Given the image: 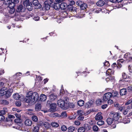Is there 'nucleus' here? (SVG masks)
Segmentation results:
<instances>
[{
  "instance_id": "nucleus-51",
  "label": "nucleus",
  "mask_w": 132,
  "mask_h": 132,
  "mask_svg": "<svg viewBox=\"0 0 132 132\" xmlns=\"http://www.w3.org/2000/svg\"><path fill=\"white\" fill-rule=\"evenodd\" d=\"M124 61H125L123 59H121L118 60L117 61V62L118 64H120V63H122Z\"/></svg>"
},
{
  "instance_id": "nucleus-60",
  "label": "nucleus",
  "mask_w": 132,
  "mask_h": 132,
  "mask_svg": "<svg viewBox=\"0 0 132 132\" xmlns=\"http://www.w3.org/2000/svg\"><path fill=\"white\" fill-rule=\"evenodd\" d=\"M122 78L124 79H126L127 76L126 74L125 73H123L122 74Z\"/></svg>"
},
{
  "instance_id": "nucleus-14",
  "label": "nucleus",
  "mask_w": 132,
  "mask_h": 132,
  "mask_svg": "<svg viewBox=\"0 0 132 132\" xmlns=\"http://www.w3.org/2000/svg\"><path fill=\"white\" fill-rule=\"evenodd\" d=\"M80 3V1H78L77 3V5H78L79 6H80V8L81 10H84L87 8V4L83 3L81 4Z\"/></svg>"
},
{
  "instance_id": "nucleus-43",
  "label": "nucleus",
  "mask_w": 132,
  "mask_h": 132,
  "mask_svg": "<svg viewBox=\"0 0 132 132\" xmlns=\"http://www.w3.org/2000/svg\"><path fill=\"white\" fill-rule=\"evenodd\" d=\"M123 122L124 123H129L130 120L129 118H124L123 119Z\"/></svg>"
},
{
  "instance_id": "nucleus-63",
  "label": "nucleus",
  "mask_w": 132,
  "mask_h": 132,
  "mask_svg": "<svg viewBox=\"0 0 132 132\" xmlns=\"http://www.w3.org/2000/svg\"><path fill=\"white\" fill-rule=\"evenodd\" d=\"M107 105L106 104L103 105L102 106V108L103 109H105L107 107Z\"/></svg>"
},
{
  "instance_id": "nucleus-33",
  "label": "nucleus",
  "mask_w": 132,
  "mask_h": 132,
  "mask_svg": "<svg viewBox=\"0 0 132 132\" xmlns=\"http://www.w3.org/2000/svg\"><path fill=\"white\" fill-rule=\"evenodd\" d=\"M77 104L79 106H81L84 105V102L83 100H80L78 101Z\"/></svg>"
},
{
  "instance_id": "nucleus-38",
  "label": "nucleus",
  "mask_w": 132,
  "mask_h": 132,
  "mask_svg": "<svg viewBox=\"0 0 132 132\" xmlns=\"http://www.w3.org/2000/svg\"><path fill=\"white\" fill-rule=\"evenodd\" d=\"M32 120L35 122H37L38 121V119L37 117L35 116H32L31 117Z\"/></svg>"
},
{
  "instance_id": "nucleus-59",
  "label": "nucleus",
  "mask_w": 132,
  "mask_h": 132,
  "mask_svg": "<svg viewBox=\"0 0 132 132\" xmlns=\"http://www.w3.org/2000/svg\"><path fill=\"white\" fill-rule=\"evenodd\" d=\"M33 19L35 21H38L39 19V17L38 16H35Z\"/></svg>"
},
{
  "instance_id": "nucleus-6",
  "label": "nucleus",
  "mask_w": 132,
  "mask_h": 132,
  "mask_svg": "<svg viewBox=\"0 0 132 132\" xmlns=\"http://www.w3.org/2000/svg\"><path fill=\"white\" fill-rule=\"evenodd\" d=\"M4 4L6 5H7V7L9 9L14 8V7L15 6L14 4L12 2H11L10 0H7V2L5 1Z\"/></svg>"
},
{
  "instance_id": "nucleus-1",
  "label": "nucleus",
  "mask_w": 132,
  "mask_h": 132,
  "mask_svg": "<svg viewBox=\"0 0 132 132\" xmlns=\"http://www.w3.org/2000/svg\"><path fill=\"white\" fill-rule=\"evenodd\" d=\"M39 96L37 92H33L30 91L27 94L26 97L25 99L26 102L30 104L35 103L39 98Z\"/></svg>"
},
{
  "instance_id": "nucleus-46",
  "label": "nucleus",
  "mask_w": 132,
  "mask_h": 132,
  "mask_svg": "<svg viewBox=\"0 0 132 132\" xmlns=\"http://www.w3.org/2000/svg\"><path fill=\"white\" fill-rule=\"evenodd\" d=\"M102 102V101L101 99L97 100L96 101V103L97 104L100 105L101 104Z\"/></svg>"
},
{
  "instance_id": "nucleus-29",
  "label": "nucleus",
  "mask_w": 132,
  "mask_h": 132,
  "mask_svg": "<svg viewBox=\"0 0 132 132\" xmlns=\"http://www.w3.org/2000/svg\"><path fill=\"white\" fill-rule=\"evenodd\" d=\"M106 80L107 82L109 81H113L114 80V77L112 76H111L107 78L106 79Z\"/></svg>"
},
{
  "instance_id": "nucleus-47",
  "label": "nucleus",
  "mask_w": 132,
  "mask_h": 132,
  "mask_svg": "<svg viewBox=\"0 0 132 132\" xmlns=\"http://www.w3.org/2000/svg\"><path fill=\"white\" fill-rule=\"evenodd\" d=\"M93 129L94 131H97L98 129V128L97 126L94 125L93 126Z\"/></svg>"
},
{
  "instance_id": "nucleus-53",
  "label": "nucleus",
  "mask_w": 132,
  "mask_h": 132,
  "mask_svg": "<svg viewBox=\"0 0 132 132\" xmlns=\"http://www.w3.org/2000/svg\"><path fill=\"white\" fill-rule=\"evenodd\" d=\"M44 125V123L42 121H40L38 122L37 126L39 127H42Z\"/></svg>"
},
{
  "instance_id": "nucleus-5",
  "label": "nucleus",
  "mask_w": 132,
  "mask_h": 132,
  "mask_svg": "<svg viewBox=\"0 0 132 132\" xmlns=\"http://www.w3.org/2000/svg\"><path fill=\"white\" fill-rule=\"evenodd\" d=\"M110 117H112L113 120L115 121H117L119 119L120 116L119 114L118 113L111 112L110 113Z\"/></svg>"
},
{
  "instance_id": "nucleus-28",
  "label": "nucleus",
  "mask_w": 132,
  "mask_h": 132,
  "mask_svg": "<svg viewBox=\"0 0 132 132\" xmlns=\"http://www.w3.org/2000/svg\"><path fill=\"white\" fill-rule=\"evenodd\" d=\"M40 100L42 101H45L47 99V97L46 95L44 94H41L40 96Z\"/></svg>"
},
{
  "instance_id": "nucleus-35",
  "label": "nucleus",
  "mask_w": 132,
  "mask_h": 132,
  "mask_svg": "<svg viewBox=\"0 0 132 132\" xmlns=\"http://www.w3.org/2000/svg\"><path fill=\"white\" fill-rule=\"evenodd\" d=\"M31 3V2H30L29 0H26L24 1L23 2V4L25 7L26 6L27 7V5H29V4H30V3Z\"/></svg>"
},
{
  "instance_id": "nucleus-55",
  "label": "nucleus",
  "mask_w": 132,
  "mask_h": 132,
  "mask_svg": "<svg viewBox=\"0 0 132 132\" xmlns=\"http://www.w3.org/2000/svg\"><path fill=\"white\" fill-rule=\"evenodd\" d=\"M11 2L14 4L15 5L16 4H17L19 2L18 0H11Z\"/></svg>"
},
{
  "instance_id": "nucleus-37",
  "label": "nucleus",
  "mask_w": 132,
  "mask_h": 132,
  "mask_svg": "<svg viewBox=\"0 0 132 132\" xmlns=\"http://www.w3.org/2000/svg\"><path fill=\"white\" fill-rule=\"evenodd\" d=\"M26 8L28 10L31 11L32 9V3H30V4H29L28 5H27Z\"/></svg>"
},
{
  "instance_id": "nucleus-17",
  "label": "nucleus",
  "mask_w": 132,
  "mask_h": 132,
  "mask_svg": "<svg viewBox=\"0 0 132 132\" xmlns=\"http://www.w3.org/2000/svg\"><path fill=\"white\" fill-rule=\"evenodd\" d=\"M94 103V102L92 100L89 101L85 104V106L86 108H89Z\"/></svg>"
},
{
  "instance_id": "nucleus-50",
  "label": "nucleus",
  "mask_w": 132,
  "mask_h": 132,
  "mask_svg": "<svg viewBox=\"0 0 132 132\" xmlns=\"http://www.w3.org/2000/svg\"><path fill=\"white\" fill-rule=\"evenodd\" d=\"M84 119V116H78V120H82Z\"/></svg>"
},
{
  "instance_id": "nucleus-56",
  "label": "nucleus",
  "mask_w": 132,
  "mask_h": 132,
  "mask_svg": "<svg viewBox=\"0 0 132 132\" xmlns=\"http://www.w3.org/2000/svg\"><path fill=\"white\" fill-rule=\"evenodd\" d=\"M21 75V73H17L13 76L14 77H18L19 76H20Z\"/></svg>"
},
{
  "instance_id": "nucleus-32",
  "label": "nucleus",
  "mask_w": 132,
  "mask_h": 132,
  "mask_svg": "<svg viewBox=\"0 0 132 132\" xmlns=\"http://www.w3.org/2000/svg\"><path fill=\"white\" fill-rule=\"evenodd\" d=\"M7 112V108H4L3 110L0 111V115H3L6 113Z\"/></svg>"
},
{
  "instance_id": "nucleus-49",
  "label": "nucleus",
  "mask_w": 132,
  "mask_h": 132,
  "mask_svg": "<svg viewBox=\"0 0 132 132\" xmlns=\"http://www.w3.org/2000/svg\"><path fill=\"white\" fill-rule=\"evenodd\" d=\"M21 105V103L20 101H18L16 102L15 105L18 106H20Z\"/></svg>"
},
{
  "instance_id": "nucleus-24",
  "label": "nucleus",
  "mask_w": 132,
  "mask_h": 132,
  "mask_svg": "<svg viewBox=\"0 0 132 132\" xmlns=\"http://www.w3.org/2000/svg\"><path fill=\"white\" fill-rule=\"evenodd\" d=\"M127 91L126 88H123L121 89L120 92V94L122 96L125 95L127 93Z\"/></svg>"
},
{
  "instance_id": "nucleus-16",
  "label": "nucleus",
  "mask_w": 132,
  "mask_h": 132,
  "mask_svg": "<svg viewBox=\"0 0 132 132\" xmlns=\"http://www.w3.org/2000/svg\"><path fill=\"white\" fill-rule=\"evenodd\" d=\"M18 114H15V115L16 117H17ZM19 116H18V117H17V118L15 119L14 120V121L15 122L17 123L18 125H20L21 124V123L22 122V120L20 118V116L18 115Z\"/></svg>"
},
{
  "instance_id": "nucleus-10",
  "label": "nucleus",
  "mask_w": 132,
  "mask_h": 132,
  "mask_svg": "<svg viewBox=\"0 0 132 132\" xmlns=\"http://www.w3.org/2000/svg\"><path fill=\"white\" fill-rule=\"evenodd\" d=\"M124 58L128 62L132 61V56L131 54L129 53H127L124 55Z\"/></svg>"
},
{
  "instance_id": "nucleus-54",
  "label": "nucleus",
  "mask_w": 132,
  "mask_h": 132,
  "mask_svg": "<svg viewBox=\"0 0 132 132\" xmlns=\"http://www.w3.org/2000/svg\"><path fill=\"white\" fill-rule=\"evenodd\" d=\"M104 66L108 67L110 66V64L108 61H106L104 63Z\"/></svg>"
},
{
  "instance_id": "nucleus-12",
  "label": "nucleus",
  "mask_w": 132,
  "mask_h": 132,
  "mask_svg": "<svg viewBox=\"0 0 132 132\" xmlns=\"http://www.w3.org/2000/svg\"><path fill=\"white\" fill-rule=\"evenodd\" d=\"M53 3L52 2L50 3H48L47 1H45L44 3V6L45 9L47 10H49L50 7L53 6Z\"/></svg>"
},
{
  "instance_id": "nucleus-42",
  "label": "nucleus",
  "mask_w": 132,
  "mask_h": 132,
  "mask_svg": "<svg viewBox=\"0 0 132 132\" xmlns=\"http://www.w3.org/2000/svg\"><path fill=\"white\" fill-rule=\"evenodd\" d=\"M75 129L74 127L72 126H70L68 128V131L69 132H72Z\"/></svg>"
},
{
  "instance_id": "nucleus-15",
  "label": "nucleus",
  "mask_w": 132,
  "mask_h": 132,
  "mask_svg": "<svg viewBox=\"0 0 132 132\" xmlns=\"http://www.w3.org/2000/svg\"><path fill=\"white\" fill-rule=\"evenodd\" d=\"M8 86V85L7 84H4L3 83L2 81L0 82V89L1 91L5 90L7 88L6 87H5V86H4V85Z\"/></svg>"
},
{
  "instance_id": "nucleus-58",
  "label": "nucleus",
  "mask_w": 132,
  "mask_h": 132,
  "mask_svg": "<svg viewBox=\"0 0 132 132\" xmlns=\"http://www.w3.org/2000/svg\"><path fill=\"white\" fill-rule=\"evenodd\" d=\"M61 116H62L63 117H64L65 116H67L66 112L65 111L62 112L61 113Z\"/></svg>"
},
{
  "instance_id": "nucleus-64",
  "label": "nucleus",
  "mask_w": 132,
  "mask_h": 132,
  "mask_svg": "<svg viewBox=\"0 0 132 132\" xmlns=\"http://www.w3.org/2000/svg\"><path fill=\"white\" fill-rule=\"evenodd\" d=\"M127 89L129 92L130 91L132 90V87H128L127 88Z\"/></svg>"
},
{
  "instance_id": "nucleus-3",
  "label": "nucleus",
  "mask_w": 132,
  "mask_h": 132,
  "mask_svg": "<svg viewBox=\"0 0 132 132\" xmlns=\"http://www.w3.org/2000/svg\"><path fill=\"white\" fill-rule=\"evenodd\" d=\"M130 106L124 105L122 107H120L119 108V110L124 115L127 113L128 111L130 109Z\"/></svg>"
},
{
  "instance_id": "nucleus-25",
  "label": "nucleus",
  "mask_w": 132,
  "mask_h": 132,
  "mask_svg": "<svg viewBox=\"0 0 132 132\" xmlns=\"http://www.w3.org/2000/svg\"><path fill=\"white\" fill-rule=\"evenodd\" d=\"M33 131L34 132H45V131H40L39 129V127L37 125L34 127Z\"/></svg>"
},
{
  "instance_id": "nucleus-48",
  "label": "nucleus",
  "mask_w": 132,
  "mask_h": 132,
  "mask_svg": "<svg viewBox=\"0 0 132 132\" xmlns=\"http://www.w3.org/2000/svg\"><path fill=\"white\" fill-rule=\"evenodd\" d=\"M43 126L46 128H47L49 127L50 125L48 123L45 122L44 123Z\"/></svg>"
},
{
  "instance_id": "nucleus-27",
  "label": "nucleus",
  "mask_w": 132,
  "mask_h": 132,
  "mask_svg": "<svg viewBox=\"0 0 132 132\" xmlns=\"http://www.w3.org/2000/svg\"><path fill=\"white\" fill-rule=\"evenodd\" d=\"M104 4V2L102 0H99L96 3L97 5L99 6H103Z\"/></svg>"
},
{
  "instance_id": "nucleus-7",
  "label": "nucleus",
  "mask_w": 132,
  "mask_h": 132,
  "mask_svg": "<svg viewBox=\"0 0 132 132\" xmlns=\"http://www.w3.org/2000/svg\"><path fill=\"white\" fill-rule=\"evenodd\" d=\"M33 5L34 6L35 8L36 9H40L41 7L42 6L39 3L38 0H34L32 2Z\"/></svg>"
},
{
  "instance_id": "nucleus-21",
  "label": "nucleus",
  "mask_w": 132,
  "mask_h": 132,
  "mask_svg": "<svg viewBox=\"0 0 132 132\" xmlns=\"http://www.w3.org/2000/svg\"><path fill=\"white\" fill-rule=\"evenodd\" d=\"M67 7V3H63L60 4V8L61 10H64Z\"/></svg>"
},
{
  "instance_id": "nucleus-40",
  "label": "nucleus",
  "mask_w": 132,
  "mask_h": 132,
  "mask_svg": "<svg viewBox=\"0 0 132 132\" xmlns=\"http://www.w3.org/2000/svg\"><path fill=\"white\" fill-rule=\"evenodd\" d=\"M85 130V129L83 127H80L78 129V132H84Z\"/></svg>"
},
{
  "instance_id": "nucleus-36",
  "label": "nucleus",
  "mask_w": 132,
  "mask_h": 132,
  "mask_svg": "<svg viewBox=\"0 0 132 132\" xmlns=\"http://www.w3.org/2000/svg\"><path fill=\"white\" fill-rule=\"evenodd\" d=\"M78 113V116H83L84 114V113L82 110H79L77 111Z\"/></svg>"
},
{
  "instance_id": "nucleus-22",
  "label": "nucleus",
  "mask_w": 132,
  "mask_h": 132,
  "mask_svg": "<svg viewBox=\"0 0 132 132\" xmlns=\"http://www.w3.org/2000/svg\"><path fill=\"white\" fill-rule=\"evenodd\" d=\"M24 123L26 126H30L32 125V122L31 120L27 119L25 121Z\"/></svg>"
},
{
  "instance_id": "nucleus-26",
  "label": "nucleus",
  "mask_w": 132,
  "mask_h": 132,
  "mask_svg": "<svg viewBox=\"0 0 132 132\" xmlns=\"http://www.w3.org/2000/svg\"><path fill=\"white\" fill-rule=\"evenodd\" d=\"M57 96L54 94H51L49 96L50 100L51 101L54 100L56 99Z\"/></svg>"
},
{
  "instance_id": "nucleus-11",
  "label": "nucleus",
  "mask_w": 132,
  "mask_h": 132,
  "mask_svg": "<svg viewBox=\"0 0 132 132\" xmlns=\"http://www.w3.org/2000/svg\"><path fill=\"white\" fill-rule=\"evenodd\" d=\"M56 105L55 103H51L50 105V109L49 111L51 112H54L56 110Z\"/></svg>"
},
{
  "instance_id": "nucleus-61",
  "label": "nucleus",
  "mask_w": 132,
  "mask_h": 132,
  "mask_svg": "<svg viewBox=\"0 0 132 132\" xmlns=\"http://www.w3.org/2000/svg\"><path fill=\"white\" fill-rule=\"evenodd\" d=\"M4 119L5 117L3 115H0V121L3 120Z\"/></svg>"
},
{
  "instance_id": "nucleus-62",
  "label": "nucleus",
  "mask_w": 132,
  "mask_h": 132,
  "mask_svg": "<svg viewBox=\"0 0 132 132\" xmlns=\"http://www.w3.org/2000/svg\"><path fill=\"white\" fill-rule=\"evenodd\" d=\"M3 103L5 105H7L9 104V102L8 101L6 100H3Z\"/></svg>"
},
{
  "instance_id": "nucleus-23",
  "label": "nucleus",
  "mask_w": 132,
  "mask_h": 132,
  "mask_svg": "<svg viewBox=\"0 0 132 132\" xmlns=\"http://www.w3.org/2000/svg\"><path fill=\"white\" fill-rule=\"evenodd\" d=\"M13 97L16 100L19 99L21 100L22 97L18 93H16L14 94L13 95Z\"/></svg>"
},
{
  "instance_id": "nucleus-30",
  "label": "nucleus",
  "mask_w": 132,
  "mask_h": 132,
  "mask_svg": "<svg viewBox=\"0 0 132 132\" xmlns=\"http://www.w3.org/2000/svg\"><path fill=\"white\" fill-rule=\"evenodd\" d=\"M41 108V105L40 104L38 103L36 104L35 109L36 111L40 110Z\"/></svg>"
},
{
  "instance_id": "nucleus-31",
  "label": "nucleus",
  "mask_w": 132,
  "mask_h": 132,
  "mask_svg": "<svg viewBox=\"0 0 132 132\" xmlns=\"http://www.w3.org/2000/svg\"><path fill=\"white\" fill-rule=\"evenodd\" d=\"M114 121L113 119H112V117L109 118L107 120V122L109 125L111 124L113 122V121Z\"/></svg>"
},
{
  "instance_id": "nucleus-20",
  "label": "nucleus",
  "mask_w": 132,
  "mask_h": 132,
  "mask_svg": "<svg viewBox=\"0 0 132 132\" xmlns=\"http://www.w3.org/2000/svg\"><path fill=\"white\" fill-rule=\"evenodd\" d=\"M101 113H97L95 117V119L97 120H101L103 118L101 114Z\"/></svg>"
},
{
  "instance_id": "nucleus-44",
  "label": "nucleus",
  "mask_w": 132,
  "mask_h": 132,
  "mask_svg": "<svg viewBox=\"0 0 132 132\" xmlns=\"http://www.w3.org/2000/svg\"><path fill=\"white\" fill-rule=\"evenodd\" d=\"M61 128V130L63 131H65L67 129V127L64 125L62 126Z\"/></svg>"
},
{
  "instance_id": "nucleus-8",
  "label": "nucleus",
  "mask_w": 132,
  "mask_h": 132,
  "mask_svg": "<svg viewBox=\"0 0 132 132\" xmlns=\"http://www.w3.org/2000/svg\"><path fill=\"white\" fill-rule=\"evenodd\" d=\"M26 10V7L23 5H20L17 6L16 11L17 12H23Z\"/></svg>"
},
{
  "instance_id": "nucleus-52",
  "label": "nucleus",
  "mask_w": 132,
  "mask_h": 132,
  "mask_svg": "<svg viewBox=\"0 0 132 132\" xmlns=\"http://www.w3.org/2000/svg\"><path fill=\"white\" fill-rule=\"evenodd\" d=\"M114 106L116 107L117 108V109L119 110V108L120 107H122V106H120L119 104L118 103H114Z\"/></svg>"
},
{
  "instance_id": "nucleus-34",
  "label": "nucleus",
  "mask_w": 132,
  "mask_h": 132,
  "mask_svg": "<svg viewBox=\"0 0 132 132\" xmlns=\"http://www.w3.org/2000/svg\"><path fill=\"white\" fill-rule=\"evenodd\" d=\"M67 105L68 106V109L69 108H74L75 107V105L73 103H69L68 100Z\"/></svg>"
},
{
  "instance_id": "nucleus-9",
  "label": "nucleus",
  "mask_w": 132,
  "mask_h": 132,
  "mask_svg": "<svg viewBox=\"0 0 132 132\" xmlns=\"http://www.w3.org/2000/svg\"><path fill=\"white\" fill-rule=\"evenodd\" d=\"M112 97L111 93L108 92L105 94L104 95L103 100L104 101H106Z\"/></svg>"
},
{
  "instance_id": "nucleus-4",
  "label": "nucleus",
  "mask_w": 132,
  "mask_h": 132,
  "mask_svg": "<svg viewBox=\"0 0 132 132\" xmlns=\"http://www.w3.org/2000/svg\"><path fill=\"white\" fill-rule=\"evenodd\" d=\"M9 10L8 15L9 17L11 18H14L15 17L16 19V18L19 17V15L18 14H16L15 13L14 14L15 11V9L14 8H11L8 9Z\"/></svg>"
},
{
  "instance_id": "nucleus-2",
  "label": "nucleus",
  "mask_w": 132,
  "mask_h": 132,
  "mask_svg": "<svg viewBox=\"0 0 132 132\" xmlns=\"http://www.w3.org/2000/svg\"><path fill=\"white\" fill-rule=\"evenodd\" d=\"M68 100V98L67 97H64L63 100L60 99L57 102V105L63 110L68 109L67 103Z\"/></svg>"
},
{
  "instance_id": "nucleus-18",
  "label": "nucleus",
  "mask_w": 132,
  "mask_h": 132,
  "mask_svg": "<svg viewBox=\"0 0 132 132\" xmlns=\"http://www.w3.org/2000/svg\"><path fill=\"white\" fill-rule=\"evenodd\" d=\"M53 5L52 6L53 8L56 10H58L60 8V4L58 3H53L52 2Z\"/></svg>"
},
{
  "instance_id": "nucleus-57",
  "label": "nucleus",
  "mask_w": 132,
  "mask_h": 132,
  "mask_svg": "<svg viewBox=\"0 0 132 132\" xmlns=\"http://www.w3.org/2000/svg\"><path fill=\"white\" fill-rule=\"evenodd\" d=\"M108 102L109 104L111 105L113 103V102L112 100L109 99L108 100Z\"/></svg>"
},
{
  "instance_id": "nucleus-19",
  "label": "nucleus",
  "mask_w": 132,
  "mask_h": 132,
  "mask_svg": "<svg viewBox=\"0 0 132 132\" xmlns=\"http://www.w3.org/2000/svg\"><path fill=\"white\" fill-rule=\"evenodd\" d=\"M111 95L112 97H116L118 95V92L114 90H112L111 92Z\"/></svg>"
},
{
  "instance_id": "nucleus-45",
  "label": "nucleus",
  "mask_w": 132,
  "mask_h": 132,
  "mask_svg": "<svg viewBox=\"0 0 132 132\" xmlns=\"http://www.w3.org/2000/svg\"><path fill=\"white\" fill-rule=\"evenodd\" d=\"M67 7L69 10L71 11L73 10V6L72 5H71L70 4H69L67 5Z\"/></svg>"
},
{
  "instance_id": "nucleus-13",
  "label": "nucleus",
  "mask_w": 132,
  "mask_h": 132,
  "mask_svg": "<svg viewBox=\"0 0 132 132\" xmlns=\"http://www.w3.org/2000/svg\"><path fill=\"white\" fill-rule=\"evenodd\" d=\"M12 90L11 89H9L7 91H5L3 92V95H5L6 96L9 97H10L11 95L12 92Z\"/></svg>"
},
{
  "instance_id": "nucleus-41",
  "label": "nucleus",
  "mask_w": 132,
  "mask_h": 132,
  "mask_svg": "<svg viewBox=\"0 0 132 132\" xmlns=\"http://www.w3.org/2000/svg\"><path fill=\"white\" fill-rule=\"evenodd\" d=\"M104 121H103L100 120L97 122V124L99 126H101L104 123Z\"/></svg>"
},
{
  "instance_id": "nucleus-39",
  "label": "nucleus",
  "mask_w": 132,
  "mask_h": 132,
  "mask_svg": "<svg viewBox=\"0 0 132 132\" xmlns=\"http://www.w3.org/2000/svg\"><path fill=\"white\" fill-rule=\"evenodd\" d=\"M51 125L53 127H57L59 126L58 124L56 122H52Z\"/></svg>"
}]
</instances>
